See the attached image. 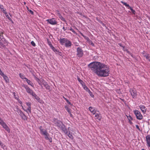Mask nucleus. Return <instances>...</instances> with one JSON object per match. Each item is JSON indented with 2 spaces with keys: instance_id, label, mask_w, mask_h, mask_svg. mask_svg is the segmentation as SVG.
<instances>
[{
  "instance_id": "nucleus-1",
  "label": "nucleus",
  "mask_w": 150,
  "mask_h": 150,
  "mask_svg": "<svg viewBox=\"0 0 150 150\" xmlns=\"http://www.w3.org/2000/svg\"><path fill=\"white\" fill-rule=\"evenodd\" d=\"M88 66L99 77H105L109 76L110 71L109 67L104 63L94 62L90 63Z\"/></svg>"
},
{
  "instance_id": "nucleus-2",
  "label": "nucleus",
  "mask_w": 150,
  "mask_h": 150,
  "mask_svg": "<svg viewBox=\"0 0 150 150\" xmlns=\"http://www.w3.org/2000/svg\"><path fill=\"white\" fill-rule=\"evenodd\" d=\"M59 41L62 45H64L66 47H71L72 45L71 42L67 38H60Z\"/></svg>"
},
{
  "instance_id": "nucleus-3",
  "label": "nucleus",
  "mask_w": 150,
  "mask_h": 150,
  "mask_svg": "<svg viewBox=\"0 0 150 150\" xmlns=\"http://www.w3.org/2000/svg\"><path fill=\"white\" fill-rule=\"evenodd\" d=\"M57 125L58 127H59L66 134H67L68 131L66 128L65 126L62 122H57Z\"/></svg>"
},
{
  "instance_id": "nucleus-4",
  "label": "nucleus",
  "mask_w": 150,
  "mask_h": 150,
  "mask_svg": "<svg viewBox=\"0 0 150 150\" xmlns=\"http://www.w3.org/2000/svg\"><path fill=\"white\" fill-rule=\"evenodd\" d=\"M76 56L77 57L81 58L83 55V52L82 48L78 47L76 49Z\"/></svg>"
},
{
  "instance_id": "nucleus-5",
  "label": "nucleus",
  "mask_w": 150,
  "mask_h": 150,
  "mask_svg": "<svg viewBox=\"0 0 150 150\" xmlns=\"http://www.w3.org/2000/svg\"><path fill=\"white\" fill-rule=\"evenodd\" d=\"M134 112L138 119L140 120H142L143 118V117L142 115L138 110H134Z\"/></svg>"
},
{
  "instance_id": "nucleus-6",
  "label": "nucleus",
  "mask_w": 150,
  "mask_h": 150,
  "mask_svg": "<svg viewBox=\"0 0 150 150\" xmlns=\"http://www.w3.org/2000/svg\"><path fill=\"white\" fill-rule=\"evenodd\" d=\"M46 21L49 24L53 25H56L57 23L54 18L47 19Z\"/></svg>"
},
{
  "instance_id": "nucleus-7",
  "label": "nucleus",
  "mask_w": 150,
  "mask_h": 150,
  "mask_svg": "<svg viewBox=\"0 0 150 150\" xmlns=\"http://www.w3.org/2000/svg\"><path fill=\"white\" fill-rule=\"evenodd\" d=\"M129 92L131 94L133 98H136L137 95V92L134 90V88H130L129 89Z\"/></svg>"
},
{
  "instance_id": "nucleus-8",
  "label": "nucleus",
  "mask_w": 150,
  "mask_h": 150,
  "mask_svg": "<svg viewBox=\"0 0 150 150\" xmlns=\"http://www.w3.org/2000/svg\"><path fill=\"white\" fill-rule=\"evenodd\" d=\"M26 105L28 106V108L26 110H25V111L26 112H27V113L29 114V113H31V103L30 102H26Z\"/></svg>"
},
{
  "instance_id": "nucleus-9",
  "label": "nucleus",
  "mask_w": 150,
  "mask_h": 150,
  "mask_svg": "<svg viewBox=\"0 0 150 150\" xmlns=\"http://www.w3.org/2000/svg\"><path fill=\"white\" fill-rule=\"evenodd\" d=\"M26 89L27 92L31 95H32L34 93V92L27 86L25 85H23V86Z\"/></svg>"
},
{
  "instance_id": "nucleus-10",
  "label": "nucleus",
  "mask_w": 150,
  "mask_h": 150,
  "mask_svg": "<svg viewBox=\"0 0 150 150\" xmlns=\"http://www.w3.org/2000/svg\"><path fill=\"white\" fill-rule=\"evenodd\" d=\"M121 2L124 5H125L126 6L128 7V8L129 9L131 10L132 12L134 14H135V11L131 7H130L129 4H127L125 2L122 1H121Z\"/></svg>"
},
{
  "instance_id": "nucleus-11",
  "label": "nucleus",
  "mask_w": 150,
  "mask_h": 150,
  "mask_svg": "<svg viewBox=\"0 0 150 150\" xmlns=\"http://www.w3.org/2000/svg\"><path fill=\"white\" fill-rule=\"evenodd\" d=\"M0 124L3 126V127L5 129L7 132H10V130L9 128L5 122H0Z\"/></svg>"
},
{
  "instance_id": "nucleus-12",
  "label": "nucleus",
  "mask_w": 150,
  "mask_h": 150,
  "mask_svg": "<svg viewBox=\"0 0 150 150\" xmlns=\"http://www.w3.org/2000/svg\"><path fill=\"white\" fill-rule=\"evenodd\" d=\"M139 107L140 108L142 112L144 114L146 113L147 111V109L144 105H140L139 106Z\"/></svg>"
},
{
  "instance_id": "nucleus-13",
  "label": "nucleus",
  "mask_w": 150,
  "mask_h": 150,
  "mask_svg": "<svg viewBox=\"0 0 150 150\" xmlns=\"http://www.w3.org/2000/svg\"><path fill=\"white\" fill-rule=\"evenodd\" d=\"M97 112H98V113H96L95 114V118L96 119H97L98 120L100 121L102 117L99 111H97Z\"/></svg>"
},
{
  "instance_id": "nucleus-14",
  "label": "nucleus",
  "mask_w": 150,
  "mask_h": 150,
  "mask_svg": "<svg viewBox=\"0 0 150 150\" xmlns=\"http://www.w3.org/2000/svg\"><path fill=\"white\" fill-rule=\"evenodd\" d=\"M89 110L93 114V115L95 114L97 111L96 110L95 108L93 107H90L89 108Z\"/></svg>"
},
{
  "instance_id": "nucleus-15",
  "label": "nucleus",
  "mask_w": 150,
  "mask_h": 150,
  "mask_svg": "<svg viewBox=\"0 0 150 150\" xmlns=\"http://www.w3.org/2000/svg\"><path fill=\"white\" fill-rule=\"evenodd\" d=\"M147 145L148 147H150V135H147L146 137Z\"/></svg>"
},
{
  "instance_id": "nucleus-16",
  "label": "nucleus",
  "mask_w": 150,
  "mask_h": 150,
  "mask_svg": "<svg viewBox=\"0 0 150 150\" xmlns=\"http://www.w3.org/2000/svg\"><path fill=\"white\" fill-rule=\"evenodd\" d=\"M83 87L84 90H86L87 92H88L89 93H91V91L85 85V84L82 85Z\"/></svg>"
},
{
  "instance_id": "nucleus-17",
  "label": "nucleus",
  "mask_w": 150,
  "mask_h": 150,
  "mask_svg": "<svg viewBox=\"0 0 150 150\" xmlns=\"http://www.w3.org/2000/svg\"><path fill=\"white\" fill-rule=\"evenodd\" d=\"M32 96L35 97V98L39 102L41 103L40 101H41L39 97L38 96L34 93L32 95Z\"/></svg>"
},
{
  "instance_id": "nucleus-18",
  "label": "nucleus",
  "mask_w": 150,
  "mask_h": 150,
  "mask_svg": "<svg viewBox=\"0 0 150 150\" xmlns=\"http://www.w3.org/2000/svg\"><path fill=\"white\" fill-rule=\"evenodd\" d=\"M25 81H26L31 86H32L33 87L34 85L33 83L30 80H28L27 78H25Z\"/></svg>"
},
{
  "instance_id": "nucleus-19",
  "label": "nucleus",
  "mask_w": 150,
  "mask_h": 150,
  "mask_svg": "<svg viewBox=\"0 0 150 150\" xmlns=\"http://www.w3.org/2000/svg\"><path fill=\"white\" fill-rule=\"evenodd\" d=\"M44 87L47 89H49L50 88V86L48 85L47 83L45 81L44 82L43 84Z\"/></svg>"
},
{
  "instance_id": "nucleus-20",
  "label": "nucleus",
  "mask_w": 150,
  "mask_h": 150,
  "mask_svg": "<svg viewBox=\"0 0 150 150\" xmlns=\"http://www.w3.org/2000/svg\"><path fill=\"white\" fill-rule=\"evenodd\" d=\"M0 9L2 11L3 13H4L6 11V10L5 8H4V6L1 4H0Z\"/></svg>"
},
{
  "instance_id": "nucleus-21",
  "label": "nucleus",
  "mask_w": 150,
  "mask_h": 150,
  "mask_svg": "<svg viewBox=\"0 0 150 150\" xmlns=\"http://www.w3.org/2000/svg\"><path fill=\"white\" fill-rule=\"evenodd\" d=\"M65 108L69 113L70 115H72L71 113V109L69 108L67 106H65Z\"/></svg>"
},
{
  "instance_id": "nucleus-22",
  "label": "nucleus",
  "mask_w": 150,
  "mask_h": 150,
  "mask_svg": "<svg viewBox=\"0 0 150 150\" xmlns=\"http://www.w3.org/2000/svg\"><path fill=\"white\" fill-rule=\"evenodd\" d=\"M127 116V118L129 120V122H130L131 121H133V118L130 115H126Z\"/></svg>"
},
{
  "instance_id": "nucleus-23",
  "label": "nucleus",
  "mask_w": 150,
  "mask_h": 150,
  "mask_svg": "<svg viewBox=\"0 0 150 150\" xmlns=\"http://www.w3.org/2000/svg\"><path fill=\"white\" fill-rule=\"evenodd\" d=\"M17 112L18 114L20 116H22V115H23V113L20 109H18L17 110Z\"/></svg>"
},
{
  "instance_id": "nucleus-24",
  "label": "nucleus",
  "mask_w": 150,
  "mask_h": 150,
  "mask_svg": "<svg viewBox=\"0 0 150 150\" xmlns=\"http://www.w3.org/2000/svg\"><path fill=\"white\" fill-rule=\"evenodd\" d=\"M2 76L3 77L4 79L7 82H8L9 81V79L8 77L4 74Z\"/></svg>"
},
{
  "instance_id": "nucleus-25",
  "label": "nucleus",
  "mask_w": 150,
  "mask_h": 150,
  "mask_svg": "<svg viewBox=\"0 0 150 150\" xmlns=\"http://www.w3.org/2000/svg\"><path fill=\"white\" fill-rule=\"evenodd\" d=\"M36 80L37 81L38 83L39 84L42 86V83L41 81H40V80L38 79V78H36Z\"/></svg>"
},
{
  "instance_id": "nucleus-26",
  "label": "nucleus",
  "mask_w": 150,
  "mask_h": 150,
  "mask_svg": "<svg viewBox=\"0 0 150 150\" xmlns=\"http://www.w3.org/2000/svg\"><path fill=\"white\" fill-rule=\"evenodd\" d=\"M19 75L20 77L22 79H25V78H26L25 77V76L23 74H22L21 73H20L19 74Z\"/></svg>"
},
{
  "instance_id": "nucleus-27",
  "label": "nucleus",
  "mask_w": 150,
  "mask_h": 150,
  "mask_svg": "<svg viewBox=\"0 0 150 150\" xmlns=\"http://www.w3.org/2000/svg\"><path fill=\"white\" fill-rule=\"evenodd\" d=\"M77 79L79 82L82 85H83V84H84V82L82 80H81L79 78H78Z\"/></svg>"
},
{
  "instance_id": "nucleus-28",
  "label": "nucleus",
  "mask_w": 150,
  "mask_h": 150,
  "mask_svg": "<svg viewBox=\"0 0 150 150\" xmlns=\"http://www.w3.org/2000/svg\"><path fill=\"white\" fill-rule=\"evenodd\" d=\"M4 13L5 14V15L6 16V17H7L9 20H11V18L9 17L8 15V14L6 11V12H4Z\"/></svg>"
},
{
  "instance_id": "nucleus-29",
  "label": "nucleus",
  "mask_w": 150,
  "mask_h": 150,
  "mask_svg": "<svg viewBox=\"0 0 150 150\" xmlns=\"http://www.w3.org/2000/svg\"><path fill=\"white\" fill-rule=\"evenodd\" d=\"M59 17L63 21L66 22V21L65 19L61 15L59 16Z\"/></svg>"
},
{
  "instance_id": "nucleus-30",
  "label": "nucleus",
  "mask_w": 150,
  "mask_h": 150,
  "mask_svg": "<svg viewBox=\"0 0 150 150\" xmlns=\"http://www.w3.org/2000/svg\"><path fill=\"white\" fill-rule=\"evenodd\" d=\"M47 42L48 45H49L50 48L53 46L52 45L51 42L48 40H47Z\"/></svg>"
},
{
  "instance_id": "nucleus-31",
  "label": "nucleus",
  "mask_w": 150,
  "mask_h": 150,
  "mask_svg": "<svg viewBox=\"0 0 150 150\" xmlns=\"http://www.w3.org/2000/svg\"><path fill=\"white\" fill-rule=\"evenodd\" d=\"M3 34V33L2 32H0V40H1L4 38Z\"/></svg>"
},
{
  "instance_id": "nucleus-32",
  "label": "nucleus",
  "mask_w": 150,
  "mask_h": 150,
  "mask_svg": "<svg viewBox=\"0 0 150 150\" xmlns=\"http://www.w3.org/2000/svg\"><path fill=\"white\" fill-rule=\"evenodd\" d=\"M51 48L53 50V51L55 52H58V51L53 46H52V47H51Z\"/></svg>"
},
{
  "instance_id": "nucleus-33",
  "label": "nucleus",
  "mask_w": 150,
  "mask_h": 150,
  "mask_svg": "<svg viewBox=\"0 0 150 150\" xmlns=\"http://www.w3.org/2000/svg\"><path fill=\"white\" fill-rule=\"evenodd\" d=\"M145 57H146V59H148L150 62V57L149 56V54L145 55Z\"/></svg>"
},
{
  "instance_id": "nucleus-34",
  "label": "nucleus",
  "mask_w": 150,
  "mask_h": 150,
  "mask_svg": "<svg viewBox=\"0 0 150 150\" xmlns=\"http://www.w3.org/2000/svg\"><path fill=\"white\" fill-rule=\"evenodd\" d=\"M21 116V117L22 119L24 120H25L27 119V117L24 114H23V115H22Z\"/></svg>"
},
{
  "instance_id": "nucleus-35",
  "label": "nucleus",
  "mask_w": 150,
  "mask_h": 150,
  "mask_svg": "<svg viewBox=\"0 0 150 150\" xmlns=\"http://www.w3.org/2000/svg\"><path fill=\"white\" fill-rule=\"evenodd\" d=\"M49 134L48 133H46V134L45 136V139L48 140V139Z\"/></svg>"
},
{
  "instance_id": "nucleus-36",
  "label": "nucleus",
  "mask_w": 150,
  "mask_h": 150,
  "mask_svg": "<svg viewBox=\"0 0 150 150\" xmlns=\"http://www.w3.org/2000/svg\"><path fill=\"white\" fill-rule=\"evenodd\" d=\"M89 44L93 46H94V44L92 42L91 40H89V41L88 42Z\"/></svg>"
},
{
  "instance_id": "nucleus-37",
  "label": "nucleus",
  "mask_w": 150,
  "mask_h": 150,
  "mask_svg": "<svg viewBox=\"0 0 150 150\" xmlns=\"http://www.w3.org/2000/svg\"><path fill=\"white\" fill-rule=\"evenodd\" d=\"M31 44L33 47H35L36 46V44L33 41L31 42Z\"/></svg>"
},
{
  "instance_id": "nucleus-38",
  "label": "nucleus",
  "mask_w": 150,
  "mask_h": 150,
  "mask_svg": "<svg viewBox=\"0 0 150 150\" xmlns=\"http://www.w3.org/2000/svg\"><path fill=\"white\" fill-rule=\"evenodd\" d=\"M69 30L73 32L74 34H76V33L71 28L69 29Z\"/></svg>"
},
{
  "instance_id": "nucleus-39",
  "label": "nucleus",
  "mask_w": 150,
  "mask_h": 150,
  "mask_svg": "<svg viewBox=\"0 0 150 150\" xmlns=\"http://www.w3.org/2000/svg\"><path fill=\"white\" fill-rule=\"evenodd\" d=\"M56 14H57L58 16H59L61 15V14L60 13L59 11H56Z\"/></svg>"
},
{
  "instance_id": "nucleus-40",
  "label": "nucleus",
  "mask_w": 150,
  "mask_h": 150,
  "mask_svg": "<svg viewBox=\"0 0 150 150\" xmlns=\"http://www.w3.org/2000/svg\"><path fill=\"white\" fill-rule=\"evenodd\" d=\"M17 100H18L19 103L21 105V106L22 107L23 109L24 110V109L23 108V107L22 105V102H21V101L19 99H17Z\"/></svg>"
},
{
  "instance_id": "nucleus-41",
  "label": "nucleus",
  "mask_w": 150,
  "mask_h": 150,
  "mask_svg": "<svg viewBox=\"0 0 150 150\" xmlns=\"http://www.w3.org/2000/svg\"><path fill=\"white\" fill-rule=\"evenodd\" d=\"M67 135L68 136V137H69L70 138H71V139L73 138L72 135L71 134H70V133H69L68 134H67Z\"/></svg>"
},
{
  "instance_id": "nucleus-42",
  "label": "nucleus",
  "mask_w": 150,
  "mask_h": 150,
  "mask_svg": "<svg viewBox=\"0 0 150 150\" xmlns=\"http://www.w3.org/2000/svg\"><path fill=\"white\" fill-rule=\"evenodd\" d=\"M27 9H28V11H29L30 13L32 15H33V12L31 10H29V9L28 8H27Z\"/></svg>"
},
{
  "instance_id": "nucleus-43",
  "label": "nucleus",
  "mask_w": 150,
  "mask_h": 150,
  "mask_svg": "<svg viewBox=\"0 0 150 150\" xmlns=\"http://www.w3.org/2000/svg\"><path fill=\"white\" fill-rule=\"evenodd\" d=\"M84 38L86 40H87L88 41V42L89 41V40H90L89 39V38L86 36H85L84 37Z\"/></svg>"
},
{
  "instance_id": "nucleus-44",
  "label": "nucleus",
  "mask_w": 150,
  "mask_h": 150,
  "mask_svg": "<svg viewBox=\"0 0 150 150\" xmlns=\"http://www.w3.org/2000/svg\"><path fill=\"white\" fill-rule=\"evenodd\" d=\"M0 74L2 76L3 75H4V73L2 72V71H1V69H0Z\"/></svg>"
},
{
  "instance_id": "nucleus-45",
  "label": "nucleus",
  "mask_w": 150,
  "mask_h": 150,
  "mask_svg": "<svg viewBox=\"0 0 150 150\" xmlns=\"http://www.w3.org/2000/svg\"><path fill=\"white\" fill-rule=\"evenodd\" d=\"M136 127L137 128V129L139 131H142V130H141L140 128H139V126L138 125H136Z\"/></svg>"
},
{
  "instance_id": "nucleus-46",
  "label": "nucleus",
  "mask_w": 150,
  "mask_h": 150,
  "mask_svg": "<svg viewBox=\"0 0 150 150\" xmlns=\"http://www.w3.org/2000/svg\"><path fill=\"white\" fill-rule=\"evenodd\" d=\"M40 81L42 83V84H43V83L45 82V81L43 79H40Z\"/></svg>"
},
{
  "instance_id": "nucleus-47",
  "label": "nucleus",
  "mask_w": 150,
  "mask_h": 150,
  "mask_svg": "<svg viewBox=\"0 0 150 150\" xmlns=\"http://www.w3.org/2000/svg\"><path fill=\"white\" fill-rule=\"evenodd\" d=\"M89 93V94H90V95L91 96V97H93H93H94V95H93V94L92 93Z\"/></svg>"
},
{
  "instance_id": "nucleus-48",
  "label": "nucleus",
  "mask_w": 150,
  "mask_h": 150,
  "mask_svg": "<svg viewBox=\"0 0 150 150\" xmlns=\"http://www.w3.org/2000/svg\"><path fill=\"white\" fill-rule=\"evenodd\" d=\"M46 133H48L47 131L45 132L44 133H43L42 134L45 136L46 134Z\"/></svg>"
},
{
  "instance_id": "nucleus-49",
  "label": "nucleus",
  "mask_w": 150,
  "mask_h": 150,
  "mask_svg": "<svg viewBox=\"0 0 150 150\" xmlns=\"http://www.w3.org/2000/svg\"><path fill=\"white\" fill-rule=\"evenodd\" d=\"M48 140L50 142H52V139L51 138H48Z\"/></svg>"
},
{
  "instance_id": "nucleus-50",
  "label": "nucleus",
  "mask_w": 150,
  "mask_h": 150,
  "mask_svg": "<svg viewBox=\"0 0 150 150\" xmlns=\"http://www.w3.org/2000/svg\"><path fill=\"white\" fill-rule=\"evenodd\" d=\"M44 130H45L44 129H41L40 130L41 133L43 131H44Z\"/></svg>"
},
{
  "instance_id": "nucleus-51",
  "label": "nucleus",
  "mask_w": 150,
  "mask_h": 150,
  "mask_svg": "<svg viewBox=\"0 0 150 150\" xmlns=\"http://www.w3.org/2000/svg\"><path fill=\"white\" fill-rule=\"evenodd\" d=\"M63 98L66 100V101H67V102L69 100L67 99L66 98H65L64 97H63Z\"/></svg>"
},
{
  "instance_id": "nucleus-52",
  "label": "nucleus",
  "mask_w": 150,
  "mask_h": 150,
  "mask_svg": "<svg viewBox=\"0 0 150 150\" xmlns=\"http://www.w3.org/2000/svg\"><path fill=\"white\" fill-rule=\"evenodd\" d=\"M67 102L70 105H72L71 103L70 102H69V100Z\"/></svg>"
},
{
  "instance_id": "nucleus-53",
  "label": "nucleus",
  "mask_w": 150,
  "mask_h": 150,
  "mask_svg": "<svg viewBox=\"0 0 150 150\" xmlns=\"http://www.w3.org/2000/svg\"><path fill=\"white\" fill-rule=\"evenodd\" d=\"M80 34H81V35L83 37H84L85 36L82 33H80Z\"/></svg>"
},
{
  "instance_id": "nucleus-54",
  "label": "nucleus",
  "mask_w": 150,
  "mask_h": 150,
  "mask_svg": "<svg viewBox=\"0 0 150 150\" xmlns=\"http://www.w3.org/2000/svg\"><path fill=\"white\" fill-rule=\"evenodd\" d=\"M62 29H63L64 31H65L66 30V29H65L64 27L63 26V27Z\"/></svg>"
},
{
  "instance_id": "nucleus-55",
  "label": "nucleus",
  "mask_w": 150,
  "mask_h": 150,
  "mask_svg": "<svg viewBox=\"0 0 150 150\" xmlns=\"http://www.w3.org/2000/svg\"><path fill=\"white\" fill-rule=\"evenodd\" d=\"M46 130H44V131H43L42 132H41V133L42 134H43V133H44L46 131Z\"/></svg>"
},
{
  "instance_id": "nucleus-56",
  "label": "nucleus",
  "mask_w": 150,
  "mask_h": 150,
  "mask_svg": "<svg viewBox=\"0 0 150 150\" xmlns=\"http://www.w3.org/2000/svg\"><path fill=\"white\" fill-rule=\"evenodd\" d=\"M42 127L41 126H40V127H39V128L40 129V130L41 129H42Z\"/></svg>"
},
{
  "instance_id": "nucleus-57",
  "label": "nucleus",
  "mask_w": 150,
  "mask_h": 150,
  "mask_svg": "<svg viewBox=\"0 0 150 150\" xmlns=\"http://www.w3.org/2000/svg\"><path fill=\"white\" fill-rule=\"evenodd\" d=\"M76 46H79V44L78 43L76 44Z\"/></svg>"
},
{
  "instance_id": "nucleus-58",
  "label": "nucleus",
  "mask_w": 150,
  "mask_h": 150,
  "mask_svg": "<svg viewBox=\"0 0 150 150\" xmlns=\"http://www.w3.org/2000/svg\"><path fill=\"white\" fill-rule=\"evenodd\" d=\"M1 121V118H0V122Z\"/></svg>"
},
{
  "instance_id": "nucleus-59",
  "label": "nucleus",
  "mask_w": 150,
  "mask_h": 150,
  "mask_svg": "<svg viewBox=\"0 0 150 150\" xmlns=\"http://www.w3.org/2000/svg\"><path fill=\"white\" fill-rule=\"evenodd\" d=\"M130 123L131 124H132V122H130Z\"/></svg>"
},
{
  "instance_id": "nucleus-60",
  "label": "nucleus",
  "mask_w": 150,
  "mask_h": 150,
  "mask_svg": "<svg viewBox=\"0 0 150 150\" xmlns=\"http://www.w3.org/2000/svg\"><path fill=\"white\" fill-rule=\"evenodd\" d=\"M141 150H145V149H142Z\"/></svg>"
},
{
  "instance_id": "nucleus-61",
  "label": "nucleus",
  "mask_w": 150,
  "mask_h": 150,
  "mask_svg": "<svg viewBox=\"0 0 150 150\" xmlns=\"http://www.w3.org/2000/svg\"><path fill=\"white\" fill-rule=\"evenodd\" d=\"M122 47L123 48H124V47L122 46Z\"/></svg>"
}]
</instances>
